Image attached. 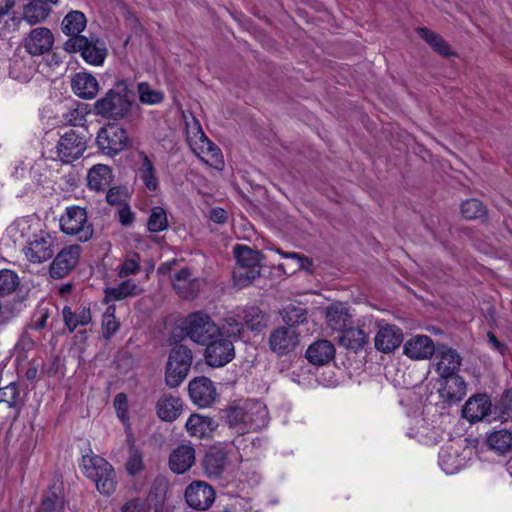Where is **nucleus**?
Listing matches in <instances>:
<instances>
[{
	"label": "nucleus",
	"instance_id": "nucleus-1",
	"mask_svg": "<svg viewBox=\"0 0 512 512\" xmlns=\"http://www.w3.org/2000/svg\"><path fill=\"white\" fill-rule=\"evenodd\" d=\"M225 419L237 435L257 431L268 423L266 406L259 401L247 400L242 405H233L225 410Z\"/></svg>",
	"mask_w": 512,
	"mask_h": 512
},
{
	"label": "nucleus",
	"instance_id": "nucleus-2",
	"mask_svg": "<svg viewBox=\"0 0 512 512\" xmlns=\"http://www.w3.org/2000/svg\"><path fill=\"white\" fill-rule=\"evenodd\" d=\"M132 96L127 84L119 81L94 103V112L108 119H123L130 113Z\"/></svg>",
	"mask_w": 512,
	"mask_h": 512
},
{
	"label": "nucleus",
	"instance_id": "nucleus-3",
	"mask_svg": "<svg viewBox=\"0 0 512 512\" xmlns=\"http://www.w3.org/2000/svg\"><path fill=\"white\" fill-rule=\"evenodd\" d=\"M80 468L83 474L95 482L97 490L103 495H111L116 489L114 468L103 457L90 453L82 456Z\"/></svg>",
	"mask_w": 512,
	"mask_h": 512
},
{
	"label": "nucleus",
	"instance_id": "nucleus-4",
	"mask_svg": "<svg viewBox=\"0 0 512 512\" xmlns=\"http://www.w3.org/2000/svg\"><path fill=\"white\" fill-rule=\"evenodd\" d=\"M186 134L190 148L203 162L215 168L223 165L220 149L207 138L195 117H192L190 122H186Z\"/></svg>",
	"mask_w": 512,
	"mask_h": 512
},
{
	"label": "nucleus",
	"instance_id": "nucleus-5",
	"mask_svg": "<svg viewBox=\"0 0 512 512\" xmlns=\"http://www.w3.org/2000/svg\"><path fill=\"white\" fill-rule=\"evenodd\" d=\"M237 267L233 270L234 284L239 287L250 285L260 276V263L263 255L245 245H236L233 249Z\"/></svg>",
	"mask_w": 512,
	"mask_h": 512
},
{
	"label": "nucleus",
	"instance_id": "nucleus-6",
	"mask_svg": "<svg viewBox=\"0 0 512 512\" xmlns=\"http://www.w3.org/2000/svg\"><path fill=\"white\" fill-rule=\"evenodd\" d=\"M181 329L188 338L200 345H205L221 334L220 327L203 312L189 314L182 322Z\"/></svg>",
	"mask_w": 512,
	"mask_h": 512
},
{
	"label": "nucleus",
	"instance_id": "nucleus-7",
	"mask_svg": "<svg viewBox=\"0 0 512 512\" xmlns=\"http://www.w3.org/2000/svg\"><path fill=\"white\" fill-rule=\"evenodd\" d=\"M192 360V351L187 346L176 345L171 349L165 369V381L169 387L176 388L186 379Z\"/></svg>",
	"mask_w": 512,
	"mask_h": 512
},
{
	"label": "nucleus",
	"instance_id": "nucleus-8",
	"mask_svg": "<svg viewBox=\"0 0 512 512\" xmlns=\"http://www.w3.org/2000/svg\"><path fill=\"white\" fill-rule=\"evenodd\" d=\"M60 228L64 234L74 236L80 242H87L94 233L86 210L79 206L66 208L65 213L60 217Z\"/></svg>",
	"mask_w": 512,
	"mask_h": 512
},
{
	"label": "nucleus",
	"instance_id": "nucleus-9",
	"mask_svg": "<svg viewBox=\"0 0 512 512\" xmlns=\"http://www.w3.org/2000/svg\"><path fill=\"white\" fill-rule=\"evenodd\" d=\"M64 50L68 53L80 52L87 63L95 66L101 65L107 54L103 43L85 36L69 38L64 43Z\"/></svg>",
	"mask_w": 512,
	"mask_h": 512
},
{
	"label": "nucleus",
	"instance_id": "nucleus-10",
	"mask_svg": "<svg viewBox=\"0 0 512 512\" xmlns=\"http://www.w3.org/2000/svg\"><path fill=\"white\" fill-rule=\"evenodd\" d=\"M99 149L107 155H116L129 146L126 130L117 123L102 127L96 138Z\"/></svg>",
	"mask_w": 512,
	"mask_h": 512
},
{
	"label": "nucleus",
	"instance_id": "nucleus-11",
	"mask_svg": "<svg viewBox=\"0 0 512 512\" xmlns=\"http://www.w3.org/2000/svg\"><path fill=\"white\" fill-rule=\"evenodd\" d=\"M87 148L84 135L75 130H69L61 135L56 146L57 159L63 164H69L79 159Z\"/></svg>",
	"mask_w": 512,
	"mask_h": 512
},
{
	"label": "nucleus",
	"instance_id": "nucleus-12",
	"mask_svg": "<svg viewBox=\"0 0 512 512\" xmlns=\"http://www.w3.org/2000/svg\"><path fill=\"white\" fill-rule=\"evenodd\" d=\"M205 349L206 363L211 367H222L231 362L235 357L232 341L222 336L207 342Z\"/></svg>",
	"mask_w": 512,
	"mask_h": 512
},
{
	"label": "nucleus",
	"instance_id": "nucleus-13",
	"mask_svg": "<svg viewBox=\"0 0 512 512\" xmlns=\"http://www.w3.org/2000/svg\"><path fill=\"white\" fill-rule=\"evenodd\" d=\"M188 393L191 401L199 408L210 407L218 397L214 383L205 376L192 379L188 384Z\"/></svg>",
	"mask_w": 512,
	"mask_h": 512
},
{
	"label": "nucleus",
	"instance_id": "nucleus-14",
	"mask_svg": "<svg viewBox=\"0 0 512 512\" xmlns=\"http://www.w3.org/2000/svg\"><path fill=\"white\" fill-rule=\"evenodd\" d=\"M54 44V35L46 27L32 29L23 39V47L30 56H41L49 52Z\"/></svg>",
	"mask_w": 512,
	"mask_h": 512
},
{
	"label": "nucleus",
	"instance_id": "nucleus-15",
	"mask_svg": "<svg viewBox=\"0 0 512 512\" xmlns=\"http://www.w3.org/2000/svg\"><path fill=\"white\" fill-rule=\"evenodd\" d=\"M81 254L79 245H70L64 247L54 258L50 266V275L54 279H61L72 271Z\"/></svg>",
	"mask_w": 512,
	"mask_h": 512
},
{
	"label": "nucleus",
	"instance_id": "nucleus-16",
	"mask_svg": "<svg viewBox=\"0 0 512 512\" xmlns=\"http://www.w3.org/2000/svg\"><path fill=\"white\" fill-rule=\"evenodd\" d=\"M299 342V334L293 327H278L271 332L269 337L270 348L278 355L293 352Z\"/></svg>",
	"mask_w": 512,
	"mask_h": 512
},
{
	"label": "nucleus",
	"instance_id": "nucleus-17",
	"mask_svg": "<svg viewBox=\"0 0 512 512\" xmlns=\"http://www.w3.org/2000/svg\"><path fill=\"white\" fill-rule=\"evenodd\" d=\"M185 499L190 507L206 510L215 500V491L204 481H193L185 490Z\"/></svg>",
	"mask_w": 512,
	"mask_h": 512
},
{
	"label": "nucleus",
	"instance_id": "nucleus-18",
	"mask_svg": "<svg viewBox=\"0 0 512 512\" xmlns=\"http://www.w3.org/2000/svg\"><path fill=\"white\" fill-rule=\"evenodd\" d=\"M25 255L32 263H43L54 255L53 238L48 233L35 235L25 248Z\"/></svg>",
	"mask_w": 512,
	"mask_h": 512
},
{
	"label": "nucleus",
	"instance_id": "nucleus-19",
	"mask_svg": "<svg viewBox=\"0 0 512 512\" xmlns=\"http://www.w3.org/2000/svg\"><path fill=\"white\" fill-rule=\"evenodd\" d=\"M434 354L436 372L441 377L453 376L459 370L462 358L453 348L446 345H439Z\"/></svg>",
	"mask_w": 512,
	"mask_h": 512
},
{
	"label": "nucleus",
	"instance_id": "nucleus-20",
	"mask_svg": "<svg viewBox=\"0 0 512 512\" xmlns=\"http://www.w3.org/2000/svg\"><path fill=\"white\" fill-rule=\"evenodd\" d=\"M175 292L183 299H193L197 296L201 282L189 268H182L172 277Z\"/></svg>",
	"mask_w": 512,
	"mask_h": 512
},
{
	"label": "nucleus",
	"instance_id": "nucleus-21",
	"mask_svg": "<svg viewBox=\"0 0 512 512\" xmlns=\"http://www.w3.org/2000/svg\"><path fill=\"white\" fill-rule=\"evenodd\" d=\"M437 347H435L433 340L426 335H416L407 340L403 353L413 360H424L431 358Z\"/></svg>",
	"mask_w": 512,
	"mask_h": 512
},
{
	"label": "nucleus",
	"instance_id": "nucleus-22",
	"mask_svg": "<svg viewBox=\"0 0 512 512\" xmlns=\"http://www.w3.org/2000/svg\"><path fill=\"white\" fill-rule=\"evenodd\" d=\"M375 348L383 353H391L403 341V333L396 325L381 326L375 336Z\"/></svg>",
	"mask_w": 512,
	"mask_h": 512
},
{
	"label": "nucleus",
	"instance_id": "nucleus-23",
	"mask_svg": "<svg viewBox=\"0 0 512 512\" xmlns=\"http://www.w3.org/2000/svg\"><path fill=\"white\" fill-rule=\"evenodd\" d=\"M491 410V401L485 394L469 398L462 409V415L469 422L473 423L485 418Z\"/></svg>",
	"mask_w": 512,
	"mask_h": 512
},
{
	"label": "nucleus",
	"instance_id": "nucleus-24",
	"mask_svg": "<svg viewBox=\"0 0 512 512\" xmlns=\"http://www.w3.org/2000/svg\"><path fill=\"white\" fill-rule=\"evenodd\" d=\"M73 92L80 98L90 100L95 98L99 91L97 79L90 73L78 72L71 81Z\"/></svg>",
	"mask_w": 512,
	"mask_h": 512
},
{
	"label": "nucleus",
	"instance_id": "nucleus-25",
	"mask_svg": "<svg viewBox=\"0 0 512 512\" xmlns=\"http://www.w3.org/2000/svg\"><path fill=\"white\" fill-rule=\"evenodd\" d=\"M35 72L36 66L31 56L15 55L10 61L9 75L19 82H28Z\"/></svg>",
	"mask_w": 512,
	"mask_h": 512
},
{
	"label": "nucleus",
	"instance_id": "nucleus-26",
	"mask_svg": "<svg viewBox=\"0 0 512 512\" xmlns=\"http://www.w3.org/2000/svg\"><path fill=\"white\" fill-rule=\"evenodd\" d=\"M335 357V347L328 340H318L306 351V358L314 365H324Z\"/></svg>",
	"mask_w": 512,
	"mask_h": 512
},
{
	"label": "nucleus",
	"instance_id": "nucleus-27",
	"mask_svg": "<svg viewBox=\"0 0 512 512\" xmlns=\"http://www.w3.org/2000/svg\"><path fill=\"white\" fill-rule=\"evenodd\" d=\"M368 333L360 327H346L338 336V343L345 349L357 352L368 343Z\"/></svg>",
	"mask_w": 512,
	"mask_h": 512
},
{
	"label": "nucleus",
	"instance_id": "nucleus-28",
	"mask_svg": "<svg viewBox=\"0 0 512 512\" xmlns=\"http://www.w3.org/2000/svg\"><path fill=\"white\" fill-rule=\"evenodd\" d=\"M195 461V450L190 445H180L170 455L169 465L177 474L186 472Z\"/></svg>",
	"mask_w": 512,
	"mask_h": 512
},
{
	"label": "nucleus",
	"instance_id": "nucleus-29",
	"mask_svg": "<svg viewBox=\"0 0 512 512\" xmlns=\"http://www.w3.org/2000/svg\"><path fill=\"white\" fill-rule=\"evenodd\" d=\"M156 412L161 420L173 422L182 412V401L172 395H163L156 403Z\"/></svg>",
	"mask_w": 512,
	"mask_h": 512
},
{
	"label": "nucleus",
	"instance_id": "nucleus-30",
	"mask_svg": "<svg viewBox=\"0 0 512 512\" xmlns=\"http://www.w3.org/2000/svg\"><path fill=\"white\" fill-rule=\"evenodd\" d=\"M445 383L440 389V395L449 403L461 401L466 395V383L464 379L454 374L449 377H442Z\"/></svg>",
	"mask_w": 512,
	"mask_h": 512
},
{
	"label": "nucleus",
	"instance_id": "nucleus-31",
	"mask_svg": "<svg viewBox=\"0 0 512 512\" xmlns=\"http://www.w3.org/2000/svg\"><path fill=\"white\" fill-rule=\"evenodd\" d=\"M138 157L140 164L137 168V174L149 191H155L159 183L155 167L144 151H139Z\"/></svg>",
	"mask_w": 512,
	"mask_h": 512
},
{
	"label": "nucleus",
	"instance_id": "nucleus-32",
	"mask_svg": "<svg viewBox=\"0 0 512 512\" xmlns=\"http://www.w3.org/2000/svg\"><path fill=\"white\" fill-rule=\"evenodd\" d=\"M112 180V170L104 164H96L87 175L88 187L92 190L100 191L109 186Z\"/></svg>",
	"mask_w": 512,
	"mask_h": 512
},
{
	"label": "nucleus",
	"instance_id": "nucleus-33",
	"mask_svg": "<svg viewBox=\"0 0 512 512\" xmlns=\"http://www.w3.org/2000/svg\"><path fill=\"white\" fill-rule=\"evenodd\" d=\"M186 429L188 433L197 438L210 436L215 428L214 421L199 414H192L186 421Z\"/></svg>",
	"mask_w": 512,
	"mask_h": 512
},
{
	"label": "nucleus",
	"instance_id": "nucleus-34",
	"mask_svg": "<svg viewBox=\"0 0 512 512\" xmlns=\"http://www.w3.org/2000/svg\"><path fill=\"white\" fill-rule=\"evenodd\" d=\"M326 318L330 328L341 332L347 327L351 315L344 304L334 303L327 308Z\"/></svg>",
	"mask_w": 512,
	"mask_h": 512
},
{
	"label": "nucleus",
	"instance_id": "nucleus-35",
	"mask_svg": "<svg viewBox=\"0 0 512 512\" xmlns=\"http://www.w3.org/2000/svg\"><path fill=\"white\" fill-rule=\"evenodd\" d=\"M86 17L81 11H71L62 20L61 27L64 34L72 37H81L80 33L86 27Z\"/></svg>",
	"mask_w": 512,
	"mask_h": 512
},
{
	"label": "nucleus",
	"instance_id": "nucleus-36",
	"mask_svg": "<svg viewBox=\"0 0 512 512\" xmlns=\"http://www.w3.org/2000/svg\"><path fill=\"white\" fill-rule=\"evenodd\" d=\"M226 464L227 457L222 450L209 451L203 462L205 472L210 477H219L225 470Z\"/></svg>",
	"mask_w": 512,
	"mask_h": 512
},
{
	"label": "nucleus",
	"instance_id": "nucleus-37",
	"mask_svg": "<svg viewBox=\"0 0 512 512\" xmlns=\"http://www.w3.org/2000/svg\"><path fill=\"white\" fill-rule=\"evenodd\" d=\"M63 321L69 332H73L78 326H85L90 323L92 317L89 308H82L73 312L70 307L65 306L62 310Z\"/></svg>",
	"mask_w": 512,
	"mask_h": 512
},
{
	"label": "nucleus",
	"instance_id": "nucleus-38",
	"mask_svg": "<svg viewBox=\"0 0 512 512\" xmlns=\"http://www.w3.org/2000/svg\"><path fill=\"white\" fill-rule=\"evenodd\" d=\"M439 465L446 474H454L463 466V459L452 447H444L439 454Z\"/></svg>",
	"mask_w": 512,
	"mask_h": 512
},
{
	"label": "nucleus",
	"instance_id": "nucleus-39",
	"mask_svg": "<svg viewBox=\"0 0 512 512\" xmlns=\"http://www.w3.org/2000/svg\"><path fill=\"white\" fill-rule=\"evenodd\" d=\"M141 292L142 288L131 279L124 280L117 286L109 287L105 291L106 297L113 300H123L127 297L137 296Z\"/></svg>",
	"mask_w": 512,
	"mask_h": 512
},
{
	"label": "nucleus",
	"instance_id": "nucleus-40",
	"mask_svg": "<svg viewBox=\"0 0 512 512\" xmlns=\"http://www.w3.org/2000/svg\"><path fill=\"white\" fill-rule=\"evenodd\" d=\"M50 9L42 1H32L24 6L23 19L30 25L44 21L49 15Z\"/></svg>",
	"mask_w": 512,
	"mask_h": 512
},
{
	"label": "nucleus",
	"instance_id": "nucleus-41",
	"mask_svg": "<svg viewBox=\"0 0 512 512\" xmlns=\"http://www.w3.org/2000/svg\"><path fill=\"white\" fill-rule=\"evenodd\" d=\"M418 34L440 55L444 57L453 55L450 46L439 34L425 27L419 28Z\"/></svg>",
	"mask_w": 512,
	"mask_h": 512
},
{
	"label": "nucleus",
	"instance_id": "nucleus-42",
	"mask_svg": "<svg viewBox=\"0 0 512 512\" xmlns=\"http://www.w3.org/2000/svg\"><path fill=\"white\" fill-rule=\"evenodd\" d=\"M487 442L491 449L504 454L512 447V433L505 429L494 431L489 435Z\"/></svg>",
	"mask_w": 512,
	"mask_h": 512
},
{
	"label": "nucleus",
	"instance_id": "nucleus-43",
	"mask_svg": "<svg viewBox=\"0 0 512 512\" xmlns=\"http://www.w3.org/2000/svg\"><path fill=\"white\" fill-rule=\"evenodd\" d=\"M140 271V255L138 253L127 254L121 264L117 267V274L120 278L135 275Z\"/></svg>",
	"mask_w": 512,
	"mask_h": 512
},
{
	"label": "nucleus",
	"instance_id": "nucleus-44",
	"mask_svg": "<svg viewBox=\"0 0 512 512\" xmlns=\"http://www.w3.org/2000/svg\"><path fill=\"white\" fill-rule=\"evenodd\" d=\"M282 317L283 321L288 325L287 327L294 328V326L302 324L307 320V311L303 307L290 304L284 309Z\"/></svg>",
	"mask_w": 512,
	"mask_h": 512
},
{
	"label": "nucleus",
	"instance_id": "nucleus-45",
	"mask_svg": "<svg viewBox=\"0 0 512 512\" xmlns=\"http://www.w3.org/2000/svg\"><path fill=\"white\" fill-rule=\"evenodd\" d=\"M139 100L148 105L159 104L164 99L163 92L153 89L148 83L142 82L138 85Z\"/></svg>",
	"mask_w": 512,
	"mask_h": 512
},
{
	"label": "nucleus",
	"instance_id": "nucleus-46",
	"mask_svg": "<svg viewBox=\"0 0 512 512\" xmlns=\"http://www.w3.org/2000/svg\"><path fill=\"white\" fill-rule=\"evenodd\" d=\"M147 227L150 232H161L168 227L167 215L162 207L152 208Z\"/></svg>",
	"mask_w": 512,
	"mask_h": 512
},
{
	"label": "nucleus",
	"instance_id": "nucleus-47",
	"mask_svg": "<svg viewBox=\"0 0 512 512\" xmlns=\"http://www.w3.org/2000/svg\"><path fill=\"white\" fill-rule=\"evenodd\" d=\"M19 285V278L17 274L11 270L0 271V297L14 292Z\"/></svg>",
	"mask_w": 512,
	"mask_h": 512
},
{
	"label": "nucleus",
	"instance_id": "nucleus-48",
	"mask_svg": "<svg viewBox=\"0 0 512 512\" xmlns=\"http://www.w3.org/2000/svg\"><path fill=\"white\" fill-rule=\"evenodd\" d=\"M461 213L466 219L472 220L483 217L486 210L479 200L469 199L462 203Z\"/></svg>",
	"mask_w": 512,
	"mask_h": 512
},
{
	"label": "nucleus",
	"instance_id": "nucleus-49",
	"mask_svg": "<svg viewBox=\"0 0 512 512\" xmlns=\"http://www.w3.org/2000/svg\"><path fill=\"white\" fill-rule=\"evenodd\" d=\"M244 321L251 330H261L266 326L265 317L257 307H250L244 311Z\"/></svg>",
	"mask_w": 512,
	"mask_h": 512
},
{
	"label": "nucleus",
	"instance_id": "nucleus-50",
	"mask_svg": "<svg viewBox=\"0 0 512 512\" xmlns=\"http://www.w3.org/2000/svg\"><path fill=\"white\" fill-rule=\"evenodd\" d=\"M115 308L108 307L102 319V333L105 339H110L119 329L120 323L116 320Z\"/></svg>",
	"mask_w": 512,
	"mask_h": 512
},
{
	"label": "nucleus",
	"instance_id": "nucleus-51",
	"mask_svg": "<svg viewBox=\"0 0 512 512\" xmlns=\"http://www.w3.org/2000/svg\"><path fill=\"white\" fill-rule=\"evenodd\" d=\"M39 512H63V499L59 493L50 490L44 496Z\"/></svg>",
	"mask_w": 512,
	"mask_h": 512
},
{
	"label": "nucleus",
	"instance_id": "nucleus-52",
	"mask_svg": "<svg viewBox=\"0 0 512 512\" xmlns=\"http://www.w3.org/2000/svg\"><path fill=\"white\" fill-rule=\"evenodd\" d=\"M0 403H6L10 408L18 406L19 390L16 383L12 382L3 388H0Z\"/></svg>",
	"mask_w": 512,
	"mask_h": 512
},
{
	"label": "nucleus",
	"instance_id": "nucleus-53",
	"mask_svg": "<svg viewBox=\"0 0 512 512\" xmlns=\"http://www.w3.org/2000/svg\"><path fill=\"white\" fill-rule=\"evenodd\" d=\"M243 329L244 324L242 322L234 317H227L220 327L221 334L219 336L236 337L242 333Z\"/></svg>",
	"mask_w": 512,
	"mask_h": 512
},
{
	"label": "nucleus",
	"instance_id": "nucleus-54",
	"mask_svg": "<svg viewBox=\"0 0 512 512\" xmlns=\"http://www.w3.org/2000/svg\"><path fill=\"white\" fill-rule=\"evenodd\" d=\"M126 471L129 475L135 476L143 470L142 455L137 450H131L126 462Z\"/></svg>",
	"mask_w": 512,
	"mask_h": 512
},
{
	"label": "nucleus",
	"instance_id": "nucleus-55",
	"mask_svg": "<svg viewBox=\"0 0 512 512\" xmlns=\"http://www.w3.org/2000/svg\"><path fill=\"white\" fill-rule=\"evenodd\" d=\"M277 252L284 258L296 260L298 269L305 270L309 273L313 272V261L310 258L295 252H283L280 250H277Z\"/></svg>",
	"mask_w": 512,
	"mask_h": 512
},
{
	"label": "nucleus",
	"instance_id": "nucleus-56",
	"mask_svg": "<svg viewBox=\"0 0 512 512\" xmlns=\"http://www.w3.org/2000/svg\"><path fill=\"white\" fill-rule=\"evenodd\" d=\"M117 416L125 423L128 421V400L124 393H118L113 401Z\"/></svg>",
	"mask_w": 512,
	"mask_h": 512
},
{
	"label": "nucleus",
	"instance_id": "nucleus-57",
	"mask_svg": "<svg viewBox=\"0 0 512 512\" xmlns=\"http://www.w3.org/2000/svg\"><path fill=\"white\" fill-rule=\"evenodd\" d=\"M126 198L127 193L121 187H113L109 189L106 195V200L111 205H125Z\"/></svg>",
	"mask_w": 512,
	"mask_h": 512
},
{
	"label": "nucleus",
	"instance_id": "nucleus-58",
	"mask_svg": "<svg viewBox=\"0 0 512 512\" xmlns=\"http://www.w3.org/2000/svg\"><path fill=\"white\" fill-rule=\"evenodd\" d=\"M121 512H148L146 500L134 498L127 501L121 508Z\"/></svg>",
	"mask_w": 512,
	"mask_h": 512
},
{
	"label": "nucleus",
	"instance_id": "nucleus-59",
	"mask_svg": "<svg viewBox=\"0 0 512 512\" xmlns=\"http://www.w3.org/2000/svg\"><path fill=\"white\" fill-rule=\"evenodd\" d=\"M49 318V312L47 309H39L33 316L30 323V328L33 330H41L46 327L47 320Z\"/></svg>",
	"mask_w": 512,
	"mask_h": 512
},
{
	"label": "nucleus",
	"instance_id": "nucleus-60",
	"mask_svg": "<svg viewBox=\"0 0 512 512\" xmlns=\"http://www.w3.org/2000/svg\"><path fill=\"white\" fill-rule=\"evenodd\" d=\"M119 221L123 226H129L134 220L133 213L128 205H123L118 211Z\"/></svg>",
	"mask_w": 512,
	"mask_h": 512
},
{
	"label": "nucleus",
	"instance_id": "nucleus-61",
	"mask_svg": "<svg viewBox=\"0 0 512 512\" xmlns=\"http://www.w3.org/2000/svg\"><path fill=\"white\" fill-rule=\"evenodd\" d=\"M502 414L510 416L512 413V390L507 391L501 399Z\"/></svg>",
	"mask_w": 512,
	"mask_h": 512
},
{
	"label": "nucleus",
	"instance_id": "nucleus-62",
	"mask_svg": "<svg viewBox=\"0 0 512 512\" xmlns=\"http://www.w3.org/2000/svg\"><path fill=\"white\" fill-rule=\"evenodd\" d=\"M487 338L489 344L492 346L493 349H495L501 354H504V352L506 351V346L497 339L493 332L489 331L487 333Z\"/></svg>",
	"mask_w": 512,
	"mask_h": 512
},
{
	"label": "nucleus",
	"instance_id": "nucleus-63",
	"mask_svg": "<svg viewBox=\"0 0 512 512\" xmlns=\"http://www.w3.org/2000/svg\"><path fill=\"white\" fill-rule=\"evenodd\" d=\"M210 219L215 223H224L227 219V213L222 208H214L210 213Z\"/></svg>",
	"mask_w": 512,
	"mask_h": 512
},
{
	"label": "nucleus",
	"instance_id": "nucleus-64",
	"mask_svg": "<svg viewBox=\"0 0 512 512\" xmlns=\"http://www.w3.org/2000/svg\"><path fill=\"white\" fill-rule=\"evenodd\" d=\"M15 5V0H0V16L6 15Z\"/></svg>",
	"mask_w": 512,
	"mask_h": 512
}]
</instances>
